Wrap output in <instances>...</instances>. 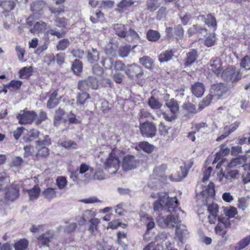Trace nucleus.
<instances>
[{"instance_id":"obj_10","label":"nucleus","mask_w":250,"mask_h":250,"mask_svg":"<svg viewBox=\"0 0 250 250\" xmlns=\"http://www.w3.org/2000/svg\"><path fill=\"white\" fill-rule=\"evenodd\" d=\"M139 161L133 155H127L124 157L122 168L124 171H128L136 168Z\"/></svg>"},{"instance_id":"obj_12","label":"nucleus","mask_w":250,"mask_h":250,"mask_svg":"<svg viewBox=\"0 0 250 250\" xmlns=\"http://www.w3.org/2000/svg\"><path fill=\"white\" fill-rule=\"evenodd\" d=\"M126 75L129 77H136L139 78L143 74L141 68L135 63L127 65L125 72Z\"/></svg>"},{"instance_id":"obj_19","label":"nucleus","mask_w":250,"mask_h":250,"mask_svg":"<svg viewBox=\"0 0 250 250\" xmlns=\"http://www.w3.org/2000/svg\"><path fill=\"white\" fill-rule=\"evenodd\" d=\"M114 29L115 33L121 38H125L127 33V26L120 23H117L114 25Z\"/></svg>"},{"instance_id":"obj_63","label":"nucleus","mask_w":250,"mask_h":250,"mask_svg":"<svg viewBox=\"0 0 250 250\" xmlns=\"http://www.w3.org/2000/svg\"><path fill=\"white\" fill-rule=\"evenodd\" d=\"M130 47L128 46H122L118 51V54L120 57L122 58L126 57L129 54Z\"/></svg>"},{"instance_id":"obj_59","label":"nucleus","mask_w":250,"mask_h":250,"mask_svg":"<svg viewBox=\"0 0 250 250\" xmlns=\"http://www.w3.org/2000/svg\"><path fill=\"white\" fill-rule=\"evenodd\" d=\"M126 68V66H125V64L121 61H116L115 62L113 69L115 72H119L120 71H125Z\"/></svg>"},{"instance_id":"obj_28","label":"nucleus","mask_w":250,"mask_h":250,"mask_svg":"<svg viewBox=\"0 0 250 250\" xmlns=\"http://www.w3.org/2000/svg\"><path fill=\"white\" fill-rule=\"evenodd\" d=\"M106 178V175L104 172L103 168L101 166H97L94 169V179L97 180H103Z\"/></svg>"},{"instance_id":"obj_38","label":"nucleus","mask_w":250,"mask_h":250,"mask_svg":"<svg viewBox=\"0 0 250 250\" xmlns=\"http://www.w3.org/2000/svg\"><path fill=\"white\" fill-rule=\"evenodd\" d=\"M55 188H45L42 192V195L46 199L51 200L56 196Z\"/></svg>"},{"instance_id":"obj_61","label":"nucleus","mask_w":250,"mask_h":250,"mask_svg":"<svg viewBox=\"0 0 250 250\" xmlns=\"http://www.w3.org/2000/svg\"><path fill=\"white\" fill-rule=\"evenodd\" d=\"M1 6L4 10L9 11L14 9L15 4L13 1H5L1 3Z\"/></svg>"},{"instance_id":"obj_31","label":"nucleus","mask_w":250,"mask_h":250,"mask_svg":"<svg viewBox=\"0 0 250 250\" xmlns=\"http://www.w3.org/2000/svg\"><path fill=\"white\" fill-rule=\"evenodd\" d=\"M40 134L39 131L35 129L31 130L28 133L23 137L25 142H30L37 139Z\"/></svg>"},{"instance_id":"obj_22","label":"nucleus","mask_w":250,"mask_h":250,"mask_svg":"<svg viewBox=\"0 0 250 250\" xmlns=\"http://www.w3.org/2000/svg\"><path fill=\"white\" fill-rule=\"evenodd\" d=\"M60 102V99L57 98V92L54 91L50 96L48 100L47 107L48 108H53L56 106Z\"/></svg>"},{"instance_id":"obj_16","label":"nucleus","mask_w":250,"mask_h":250,"mask_svg":"<svg viewBox=\"0 0 250 250\" xmlns=\"http://www.w3.org/2000/svg\"><path fill=\"white\" fill-rule=\"evenodd\" d=\"M175 233L179 241L183 243L184 238L188 234V231L185 225L179 224L176 227Z\"/></svg>"},{"instance_id":"obj_52","label":"nucleus","mask_w":250,"mask_h":250,"mask_svg":"<svg viewBox=\"0 0 250 250\" xmlns=\"http://www.w3.org/2000/svg\"><path fill=\"white\" fill-rule=\"evenodd\" d=\"M160 5L157 0H149L146 3L147 9L151 11L156 10Z\"/></svg>"},{"instance_id":"obj_56","label":"nucleus","mask_w":250,"mask_h":250,"mask_svg":"<svg viewBox=\"0 0 250 250\" xmlns=\"http://www.w3.org/2000/svg\"><path fill=\"white\" fill-rule=\"evenodd\" d=\"M170 129V128L167 126L164 125L163 123H161L159 126V130L162 135L164 137H167L169 138L170 136L168 135V131Z\"/></svg>"},{"instance_id":"obj_45","label":"nucleus","mask_w":250,"mask_h":250,"mask_svg":"<svg viewBox=\"0 0 250 250\" xmlns=\"http://www.w3.org/2000/svg\"><path fill=\"white\" fill-rule=\"evenodd\" d=\"M148 104L152 109H159L161 108L162 105V104L153 96H151L149 99Z\"/></svg>"},{"instance_id":"obj_7","label":"nucleus","mask_w":250,"mask_h":250,"mask_svg":"<svg viewBox=\"0 0 250 250\" xmlns=\"http://www.w3.org/2000/svg\"><path fill=\"white\" fill-rule=\"evenodd\" d=\"M140 129L143 136L152 138L156 135V127L154 124L149 122L147 121L140 124Z\"/></svg>"},{"instance_id":"obj_18","label":"nucleus","mask_w":250,"mask_h":250,"mask_svg":"<svg viewBox=\"0 0 250 250\" xmlns=\"http://www.w3.org/2000/svg\"><path fill=\"white\" fill-rule=\"evenodd\" d=\"M53 231L50 230L42 233L39 236L37 239L39 243L44 245H48L49 243L50 242L51 239L53 236Z\"/></svg>"},{"instance_id":"obj_55","label":"nucleus","mask_w":250,"mask_h":250,"mask_svg":"<svg viewBox=\"0 0 250 250\" xmlns=\"http://www.w3.org/2000/svg\"><path fill=\"white\" fill-rule=\"evenodd\" d=\"M69 42L67 39H62L58 42L57 45V50H64L69 46Z\"/></svg>"},{"instance_id":"obj_24","label":"nucleus","mask_w":250,"mask_h":250,"mask_svg":"<svg viewBox=\"0 0 250 250\" xmlns=\"http://www.w3.org/2000/svg\"><path fill=\"white\" fill-rule=\"evenodd\" d=\"M134 3L133 0H122L117 4L118 8L116 9V11L121 13L123 11L127 9V8L133 5Z\"/></svg>"},{"instance_id":"obj_13","label":"nucleus","mask_w":250,"mask_h":250,"mask_svg":"<svg viewBox=\"0 0 250 250\" xmlns=\"http://www.w3.org/2000/svg\"><path fill=\"white\" fill-rule=\"evenodd\" d=\"M205 91L204 84L200 82L195 83L191 86L192 94L197 98L201 97Z\"/></svg>"},{"instance_id":"obj_34","label":"nucleus","mask_w":250,"mask_h":250,"mask_svg":"<svg viewBox=\"0 0 250 250\" xmlns=\"http://www.w3.org/2000/svg\"><path fill=\"white\" fill-rule=\"evenodd\" d=\"M173 55L172 50H167L161 53L159 56V61L161 62H167L170 61Z\"/></svg>"},{"instance_id":"obj_23","label":"nucleus","mask_w":250,"mask_h":250,"mask_svg":"<svg viewBox=\"0 0 250 250\" xmlns=\"http://www.w3.org/2000/svg\"><path fill=\"white\" fill-rule=\"evenodd\" d=\"M209 70L218 75L222 72L221 64L219 59H216L211 62L208 67Z\"/></svg>"},{"instance_id":"obj_2","label":"nucleus","mask_w":250,"mask_h":250,"mask_svg":"<svg viewBox=\"0 0 250 250\" xmlns=\"http://www.w3.org/2000/svg\"><path fill=\"white\" fill-rule=\"evenodd\" d=\"M101 149L99 157L103 159L104 156H108L104 162L105 169L111 174H115L120 167V161L117 156V150L108 146H102Z\"/></svg>"},{"instance_id":"obj_62","label":"nucleus","mask_w":250,"mask_h":250,"mask_svg":"<svg viewBox=\"0 0 250 250\" xmlns=\"http://www.w3.org/2000/svg\"><path fill=\"white\" fill-rule=\"evenodd\" d=\"M230 177L228 175V172L226 173H221L219 175V180L223 184H228L231 182Z\"/></svg>"},{"instance_id":"obj_48","label":"nucleus","mask_w":250,"mask_h":250,"mask_svg":"<svg viewBox=\"0 0 250 250\" xmlns=\"http://www.w3.org/2000/svg\"><path fill=\"white\" fill-rule=\"evenodd\" d=\"M67 181L65 177L59 176L56 179V185L60 189H64L66 187Z\"/></svg>"},{"instance_id":"obj_27","label":"nucleus","mask_w":250,"mask_h":250,"mask_svg":"<svg viewBox=\"0 0 250 250\" xmlns=\"http://www.w3.org/2000/svg\"><path fill=\"white\" fill-rule=\"evenodd\" d=\"M187 32L189 36L191 37L197 33L206 34L207 32V29L201 28L197 25H193L188 29Z\"/></svg>"},{"instance_id":"obj_32","label":"nucleus","mask_w":250,"mask_h":250,"mask_svg":"<svg viewBox=\"0 0 250 250\" xmlns=\"http://www.w3.org/2000/svg\"><path fill=\"white\" fill-rule=\"evenodd\" d=\"M87 58L89 62L93 63L99 60V53L96 49L92 48L88 51Z\"/></svg>"},{"instance_id":"obj_25","label":"nucleus","mask_w":250,"mask_h":250,"mask_svg":"<svg viewBox=\"0 0 250 250\" xmlns=\"http://www.w3.org/2000/svg\"><path fill=\"white\" fill-rule=\"evenodd\" d=\"M250 244V234L240 240L234 247L235 250H241Z\"/></svg>"},{"instance_id":"obj_35","label":"nucleus","mask_w":250,"mask_h":250,"mask_svg":"<svg viewBox=\"0 0 250 250\" xmlns=\"http://www.w3.org/2000/svg\"><path fill=\"white\" fill-rule=\"evenodd\" d=\"M187 59L185 62V65H189L194 62L198 57L197 51L196 50H192L187 53Z\"/></svg>"},{"instance_id":"obj_49","label":"nucleus","mask_w":250,"mask_h":250,"mask_svg":"<svg viewBox=\"0 0 250 250\" xmlns=\"http://www.w3.org/2000/svg\"><path fill=\"white\" fill-rule=\"evenodd\" d=\"M101 63L103 66L107 69L113 68L115 62L112 58H108L102 60Z\"/></svg>"},{"instance_id":"obj_41","label":"nucleus","mask_w":250,"mask_h":250,"mask_svg":"<svg viewBox=\"0 0 250 250\" xmlns=\"http://www.w3.org/2000/svg\"><path fill=\"white\" fill-rule=\"evenodd\" d=\"M89 98V95L86 92L79 93L77 97L76 104L78 105H83L85 101Z\"/></svg>"},{"instance_id":"obj_36","label":"nucleus","mask_w":250,"mask_h":250,"mask_svg":"<svg viewBox=\"0 0 250 250\" xmlns=\"http://www.w3.org/2000/svg\"><path fill=\"white\" fill-rule=\"evenodd\" d=\"M141 220L142 222L146 224L147 230L151 229L155 226V223L153 219L148 214H145L142 216Z\"/></svg>"},{"instance_id":"obj_9","label":"nucleus","mask_w":250,"mask_h":250,"mask_svg":"<svg viewBox=\"0 0 250 250\" xmlns=\"http://www.w3.org/2000/svg\"><path fill=\"white\" fill-rule=\"evenodd\" d=\"M22 182H15L13 185L8 189L5 193V197L9 200L14 201L19 196V190L21 188Z\"/></svg>"},{"instance_id":"obj_37","label":"nucleus","mask_w":250,"mask_h":250,"mask_svg":"<svg viewBox=\"0 0 250 250\" xmlns=\"http://www.w3.org/2000/svg\"><path fill=\"white\" fill-rule=\"evenodd\" d=\"M240 64L241 67L245 70L250 69V45L249 47V55L242 58Z\"/></svg>"},{"instance_id":"obj_46","label":"nucleus","mask_w":250,"mask_h":250,"mask_svg":"<svg viewBox=\"0 0 250 250\" xmlns=\"http://www.w3.org/2000/svg\"><path fill=\"white\" fill-rule=\"evenodd\" d=\"M64 115V111L62 109L59 108L56 111L54 120V124L55 126H58L60 125V121Z\"/></svg>"},{"instance_id":"obj_42","label":"nucleus","mask_w":250,"mask_h":250,"mask_svg":"<svg viewBox=\"0 0 250 250\" xmlns=\"http://www.w3.org/2000/svg\"><path fill=\"white\" fill-rule=\"evenodd\" d=\"M28 245V241L25 239H21L14 244L15 250H24Z\"/></svg>"},{"instance_id":"obj_30","label":"nucleus","mask_w":250,"mask_h":250,"mask_svg":"<svg viewBox=\"0 0 250 250\" xmlns=\"http://www.w3.org/2000/svg\"><path fill=\"white\" fill-rule=\"evenodd\" d=\"M243 167L245 171L242 175V181L244 184H247L250 182V163L243 165Z\"/></svg>"},{"instance_id":"obj_14","label":"nucleus","mask_w":250,"mask_h":250,"mask_svg":"<svg viewBox=\"0 0 250 250\" xmlns=\"http://www.w3.org/2000/svg\"><path fill=\"white\" fill-rule=\"evenodd\" d=\"M188 173V170L185 166L181 167L180 170L176 173L170 175L169 178L171 181H179L186 177Z\"/></svg>"},{"instance_id":"obj_4","label":"nucleus","mask_w":250,"mask_h":250,"mask_svg":"<svg viewBox=\"0 0 250 250\" xmlns=\"http://www.w3.org/2000/svg\"><path fill=\"white\" fill-rule=\"evenodd\" d=\"M27 23L29 26H33L30 29L31 33L34 34H38L42 32L46 28V23L42 21H36L34 20V17L30 16L27 20Z\"/></svg>"},{"instance_id":"obj_8","label":"nucleus","mask_w":250,"mask_h":250,"mask_svg":"<svg viewBox=\"0 0 250 250\" xmlns=\"http://www.w3.org/2000/svg\"><path fill=\"white\" fill-rule=\"evenodd\" d=\"M36 116L37 114L34 111L23 110L20 111L17 118L20 124H27L31 123Z\"/></svg>"},{"instance_id":"obj_53","label":"nucleus","mask_w":250,"mask_h":250,"mask_svg":"<svg viewBox=\"0 0 250 250\" xmlns=\"http://www.w3.org/2000/svg\"><path fill=\"white\" fill-rule=\"evenodd\" d=\"M82 62L79 60H75L72 64V69L74 72L78 75L82 70Z\"/></svg>"},{"instance_id":"obj_6","label":"nucleus","mask_w":250,"mask_h":250,"mask_svg":"<svg viewBox=\"0 0 250 250\" xmlns=\"http://www.w3.org/2000/svg\"><path fill=\"white\" fill-rule=\"evenodd\" d=\"M228 90L224 83H220L214 84L210 89L209 92L214 97V100L221 98Z\"/></svg>"},{"instance_id":"obj_5","label":"nucleus","mask_w":250,"mask_h":250,"mask_svg":"<svg viewBox=\"0 0 250 250\" xmlns=\"http://www.w3.org/2000/svg\"><path fill=\"white\" fill-rule=\"evenodd\" d=\"M79 174L81 178L88 183L94 179V168L86 164H82L80 167Z\"/></svg>"},{"instance_id":"obj_15","label":"nucleus","mask_w":250,"mask_h":250,"mask_svg":"<svg viewBox=\"0 0 250 250\" xmlns=\"http://www.w3.org/2000/svg\"><path fill=\"white\" fill-rule=\"evenodd\" d=\"M208 210L210 213L208 217L209 223L214 224L216 222V217L218 212V205L215 204L209 205L208 207Z\"/></svg>"},{"instance_id":"obj_43","label":"nucleus","mask_w":250,"mask_h":250,"mask_svg":"<svg viewBox=\"0 0 250 250\" xmlns=\"http://www.w3.org/2000/svg\"><path fill=\"white\" fill-rule=\"evenodd\" d=\"M32 70V67L31 66L22 68L20 71V77L22 79L28 78L31 75Z\"/></svg>"},{"instance_id":"obj_20","label":"nucleus","mask_w":250,"mask_h":250,"mask_svg":"<svg viewBox=\"0 0 250 250\" xmlns=\"http://www.w3.org/2000/svg\"><path fill=\"white\" fill-rule=\"evenodd\" d=\"M136 149L138 150H142L144 152L150 154L154 149V146L151 145L147 142H141L136 146Z\"/></svg>"},{"instance_id":"obj_64","label":"nucleus","mask_w":250,"mask_h":250,"mask_svg":"<svg viewBox=\"0 0 250 250\" xmlns=\"http://www.w3.org/2000/svg\"><path fill=\"white\" fill-rule=\"evenodd\" d=\"M114 3L115 2L112 0H104L101 2L100 7L104 9H111L113 7Z\"/></svg>"},{"instance_id":"obj_1","label":"nucleus","mask_w":250,"mask_h":250,"mask_svg":"<svg viewBox=\"0 0 250 250\" xmlns=\"http://www.w3.org/2000/svg\"><path fill=\"white\" fill-rule=\"evenodd\" d=\"M178 201L176 197L169 198L167 193H161L159 194L158 200L153 204V209L155 211L168 212L169 214L167 215L163 219V222L168 228L176 227L180 223L179 216L176 214L178 208Z\"/></svg>"},{"instance_id":"obj_17","label":"nucleus","mask_w":250,"mask_h":250,"mask_svg":"<svg viewBox=\"0 0 250 250\" xmlns=\"http://www.w3.org/2000/svg\"><path fill=\"white\" fill-rule=\"evenodd\" d=\"M247 161V158L245 155L240 156L237 158L232 159L228 164V167L229 168H232L238 166L247 165L246 164Z\"/></svg>"},{"instance_id":"obj_11","label":"nucleus","mask_w":250,"mask_h":250,"mask_svg":"<svg viewBox=\"0 0 250 250\" xmlns=\"http://www.w3.org/2000/svg\"><path fill=\"white\" fill-rule=\"evenodd\" d=\"M99 86L98 82L95 77H89L87 79L79 82L78 87L80 90H84L91 88L92 89H97Z\"/></svg>"},{"instance_id":"obj_26","label":"nucleus","mask_w":250,"mask_h":250,"mask_svg":"<svg viewBox=\"0 0 250 250\" xmlns=\"http://www.w3.org/2000/svg\"><path fill=\"white\" fill-rule=\"evenodd\" d=\"M44 4L45 3L43 1H39L37 3H33L31 5V10L35 14L42 15Z\"/></svg>"},{"instance_id":"obj_33","label":"nucleus","mask_w":250,"mask_h":250,"mask_svg":"<svg viewBox=\"0 0 250 250\" xmlns=\"http://www.w3.org/2000/svg\"><path fill=\"white\" fill-rule=\"evenodd\" d=\"M10 183L9 177L5 173L0 174V190L6 189Z\"/></svg>"},{"instance_id":"obj_58","label":"nucleus","mask_w":250,"mask_h":250,"mask_svg":"<svg viewBox=\"0 0 250 250\" xmlns=\"http://www.w3.org/2000/svg\"><path fill=\"white\" fill-rule=\"evenodd\" d=\"M61 145L67 149H76L78 148L77 145L72 141H66L62 142Z\"/></svg>"},{"instance_id":"obj_40","label":"nucleus","mask_w":250,"mask_h":250,"mask_svg":"<svg viewBox=\"0 0 250 250\" xmlns=\"http://www.w3.org/2000/svg\"><path fill=\"white\" fill-rule=\"evenodd\" d=\"M140 62L148 69H151L153 66V61L147 56H144L139 60Z\"/></svg>"},{"instance_id":"obj_39","label":"nucleus","mask_w":250,"mask_h":250,"mask_svg":"<svg viewBox=\"0 0 250 250\" xmlns=\"http://www.w3.org/2000/svg\"><path fill=\"white\" fill-rule=\"evenodd\" d=\"M146 38L150 41L156 42L160 39V34L157 31L150 29L147 32Z\"/></svg>"},{"instance_id":"obj_51","label":"nucleus","mask_w":250,"mask_h":250,"mask_svg":"<svg viewBox=\"0 0 250 250\" xmlns=\"http://www.w3.org/2000/svg\"><path fill=\"white\" fill-rule=\"evenodd\" d=\"M22 82L19 80L11 81L7 85V88L10 90H17L19 89L21 85Z\"/></svg>"},{"instance_id":"obj_60","label":"nucleus","mask_w":250,"mask_h":250,"mask_svg":"<svg viewBox=\"0 0 250 250\" xmlns=\"http://www.w3.org/2000/svg\"><path fill=\"white\" fill-rule=\"evenodd\" d=\"M90 222V226L88 228V230L90 232H93L95 230L97 229L98 225L100 223V220L98 218H91Z\"/></svg>"},{"instance_id":"obj_50","label":"nucleus","mask_w":250,"mask_h":250,"mask_svg":"<svg viewBox=\"0 0 250 250\" xmlns=\"http://www.w3.org/2000/svg\"><path fill=\"white\" fill-rule=\"evenodd\" d=\"M240 125V122H236L230 125H227L224 128V130L227 132V135H229L234 132Z\"/></svg>"},{"instance_id":"obj_47","label":"nucleus","mask_w":250,"mask_h":250,"mask_svg":"<svg viewBox=\"0 0 250 250\" xmlns=\"http://www.w3.org/2000/svg\"><path fill=\"white\" fill-rule=\"evenodd\" d=\"M205 22L208 26H212L216 28L217 26V22L214 17L210 14L207 15V17L205 18Z\"/></svg>"},{"instance_id":"obj_54","label":"nucleus","mask_w":250,"mask_h":250,"mask_svg":"<svg viewBox=\"0 0 250 250\" xmlns=\"http://www.w3.org/2000/svg\"><path fill=\"white\" fill-rule=\"evenodd\" d=\"M224 212L225 215L229 218L234 217L237 213V211L235 208L230 207L229 208H225Z\"/></svg>"},{"instance_id":"obj_44","label":"nucleus","mask_w":250,"mask_h":250,"mask_svg":"<svg viewBox=\"0 0 250 250\" xmlns=\"http://www.w3.org/2000/svg\"><path fill=\"white\" fill-rule=\"evenodd\" d=\"M166 105L170 109L173 114L175 113L179 110V105L177 102L173 99L167 102Z\"/></svg>"},{"instance_id":"obj_57","label":"nucleus","mask_w":250,"mask_h":250,"mask_svg":"<svg viewBox=\"0 0 250 250\" xmlns=\"http://www.w3.org/2000/svg\"><path fill=\"white\" fill-rule=\"evenodd\" d=\"M183 108L189 114H195L198 112L195 105L190 103L184 104Z\"/></svg>"},{"instance_id":"obj_21","label":"nucleus","mask_w":250,"mask_h":250,"mask_svg":"<svg viewBox=\"0 0 250 250\" xmlns=\"http://www.w3.org/2000/svg\"><path fill=\"white\" fill-rule=\"evenodd\" d=\"M167 168L166 165L163 164L160 167H156L153 170V176L154 178L159 180H162V178L164 175L165 170Z\"/></svg>"},{"instance_id":"obj_3","label":"nucleus","mask_w":250,"mask_h":250,"mask_svg":"<svg viewBox=\"0 0 250 250\" xmlns=\"http://www.w3.org/2000/svg\"><path fill=\"white\" fill-rule=\"evenodd\" d=\"M221 76L224 81L231 83L232 86L242 78L240 70L233 66L227 68L222 72Z\"/></svg>"},{"instance_id":"obj_29","label":"nucleus","mask_w":250,"mask_h":250,"mask_svg":"<svg viewBox=\"0 0 250 250\" xmlns=\"http://www.w3.org/2000/svg\"><path fill=\"white\" fill-rule=\"evenodd\" d=\"M26 192L28 193L29 200H33L38 198L41 192V190L39 187L36 185L35 186L31 189L27 190Z\"/></svg>"}]
</instances>
